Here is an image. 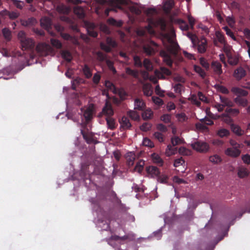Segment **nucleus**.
Instances as JSON below:
<instances>
[{"mask_svg": "<svg viewBox=\"0 0 250 250\" xmlns=\"http://www.w3.org/2000/svg\"><path fill=\"white\" fill-rule=\"evenodd\" d=\"M231 129L234 133L238 136L242 135L244 133V131L241 129L240 127L236 125L231 124Z\"/></svg>", "mask_w": 250, "mask_h": 250, "instance_id": "obj_20", "label": "nucleus"}, {"mask_svg": "<svg viewBox=\"0 0 250 250\" xmlns=\"http://www.w3.org/2000/svg\"><path fill=\"white\" fill-rule=\"evenodd\" d=\"M176 117L178 121L181 123L187 122L188 120V117L184 113L177 114L176 115Z\"/></svg>", "mask_w": 250, "mask_h": 250, "instance_id": "obj_27", "label": "nucleus"}, {"mask_svg": "<svg viewBox=\"0 0 250 250\" xmlns=\"http://www.w3.org/2000/svg\"><path fill=\"white\" fill-rule=\"evenodd\" d=\"M229 131L228 129L225 128L220 129L217 132V134L221 138L228 136L229 135Z\"/></svg>", "mask_w": 250, "mask_h": 250, "instance_id": "obj_31", "label": "nucleus"}, {"mask_svg": "<svg viewBox=\"0 0 250 250\" xmlns=\"http://www.w3.org/2000/svg\"><path fill=\"white\" fill-rule=\"evenodd\" d=\"M236 104L239 105L243 107H245L248 104V100L246 99L241 98L240 97H237L234 99Z\"/></svg>", "mask_w": 250, "mask_h": 250, "instance_id": "obj_23", "label": "nucleus"}, {"mask_svg": "<svg viewBox=\"0 0 250 250\" xmlns=\"http://www.w3.org/2000/svg\"><path fill=\"white\" fill-rule=\"evenodd\" d=\"M134 65L137 67H141L142 64L140 58L138 56L134 57Z\"/></svg>", "mask_w": 250, "mask_h": 250, "instance_id": "obj_57", "label": "nucleus"}, {"mask_svg": "<svg viewBox=\"0 0 250 250\" xmlns=\"http://www.w3.org/2000/svg\"><path fill=\"white\" fill-rule=\"evenodd\" d=\"M114 94H118L122 99L125 98L126 96V93L123 89H116V92Z\"/></svg>", "mask_w": 250, "mask_h": 250, "instance_id": "obj_49", "label": "nucleus"}, {"mask_svg": "<svg viewBox=\"0 0 250 250\" xmlns=\"http://www.w3.org/2000/svg\"><path fill=\"white\" fill-rule=\"evenodd\" d=\"M246 75V71L242 67H239L234 70L233 76L237 81H240Z\"/></svg>", "mask_w": 250, "mask_h": 250, "instance_id": "obj_7", "label": "nucleus"}, {"mask_svg": "<svg viewBox=\"0 0 250 250\" xmlns=\"http://www.w3.org/2000/svg\"><path fill=\"white\" fill-rule=\"evenodd\" d=\"M177 23L181 30H187L188 29V26L187 23L184 21L181 20H178Z\"/></svg>", "mask_w": 250, "mask_h": 250, "instance_id": "obj_37", "label": "nucleus"}, {"mask_svg": "<svg viewBox=\"0 0 250 250\" xmlns=\"http://www.w3.org/2000/svg\"><path fill=\"white\" fill-rule=\"evenodd\" d=\"M135 159V156L134 154L132 152H129L127 153V155L126 156V163L127 165L129 167H131L134 165V160Z\"/></svg>", "mask_w": 250, "mask_h": 250, "instance_id": "obj_22", "label": "nucleus"}, {"mask_svg": "<svg viewBox=\"0 0 250 250\" xmlns=\"http://www.w3.org/2000/svg\"><path fill=\"white\" fill-rule=\"evenodd\" d=\"M221 117L222 118V120L226 123L228 124H232L233 120L229 116L226 114H222Z\"/></svg>", "mask_w": 250, "mask_h": 250, "instance_id": "obj_50", "label": "nucleus"}, {"mask_svg": "<svg viewBox=\"0 0 250 250\" xmlns=\"http://www.w3.org/2000/svg\"><path fill=\"white\" fill-rule=\"evenodd\" d=\"M127 115L133 120L139 121L140 117L138 112L134 110H131L127 112Z\"/></svg>", "mask_w": 250, "mask_h": 250, "instance_id": "obj_18", "label": "nucleus"}, {"mask_svg": "<svg viewBox=\"0 0 250 250\" xmlns=\"http://www.w3.org/2000/svg\"><path fill=\"white\" fill-rule=\"evenodd\" d=\"M226 21L229 25L231 28H234L235 26V20L233 17L229 16L226 18Z\"/></svg>", "mask_w": 250, "mask_h": 250, "instance_id": "obj_47", "label": "nucleus"}, {"mask_svg": "<svg viewBox=\"0 0 250 250\" xmlns=\"http://www.w3.org/2000/svg\"><path fill=\"white\" fill-rule=\"evenodd\" d=\"M187 36L191 40L193 45H195L197 41L196 36L191 33H188Z\"/></svg>", "mask_w": 250, "mask_h": 250, "instance_id": "obj_61", "label": "nucleus"}, {"mask_svg": "<svg viewBox=\"0 0 250 250\" xmlns=\"http://www.w3.org/2000/svg\"><path fill=\"white\" fill-rule=\"evenodd\" d=\"M193 149L200 152H207L208 148L209 146L206 142H194L191 144Z\"/></svg>", "mask_w": 250, "mask_h": 250, "instance_id": "obj_4", "label": "nucleus"}, {"mask_svg": "<svg viewBox=\"0 0 250 250\" xmlns=\"http://www.w3.org/2000/svg\"><path fill=\"white\" fill-rule=\"evenodd\" d=\"M207 47V41L206 39L202 37L198 41L197 44V49L199 52L201 53H204L206 51Z\"/></svg>", "mask_w": 250, "mask_h": 250, "instance_id": "obj_9", "label": "nucleus"}, {"mask_svg": "<svg viewBox=\"0 0 250 250\" xmlns=\"http://www.w3.org/2000/svg\"><path fill=\"white\" fill-rule=\"evenodd\" d=\"M161 120L165 123H168L170 122L171 116L169 114H164L161 117Z\"/></svg>", "mask_w": 250, "mask_h": 250, "instance_id": "obj_54", "label": "nucleus"}, {"mask_svg": "<svg viewBox=\"0 0 250 250\" xmlns=\"http://www.w3.org/2000/svg\"><path fill=\"white\" fill-rule=\"evenodd\" d=\"M231 91L234 94L238 95L246 96L248 95V92L247 91L237 87H232Z\"/></svg>", "mask_w": 250, "mask_h": 250, "instance_id": "obj_15", "label": "nucleus"}, {"mask_svg": "<svg viewBox=\"0 0 250 250\" xmlns=\"http://www.w3.org/2000/svg\"><path fill=\"white\" fill-rule=\"evenodd\" d=\"M242 159L243 162L248 165H250V155L249 154H246L242 156Z\"/></svg>", "mask_w": 250, "mask_h": 250, "instance_id": "obj_62", "label": "nucleus"}, {"mask_svg": "<svg viewBox=\"0 0 250 250\" xmlns=\"http://www.w3.org/2000/svg\"><path fill=\"white\" fill-rule=\"evenodd\" d=\"M37 51L42 56H45L50 49L49 45L46 44H39L36 47Z\"/></svg>", "mask_w": 250, "mask_h": 250, "instance_id": "obj_8", "label": "nucleus"}, {"mask_svg": "<svg viewBox=\"0 0 250 250\" xmlns=\"http://www.w3.org/2000/svg\"><path fill=\"white\" fill-rule=\"evenodd\" d=\"M146 107V104L144 101L139 98H136L134 100V109L143 110Z\"/></svg>", "mask_w": 250, "mask_h": 250, "instance_id": "obj_12", "label": "nucleus"}, {"mask_svg": "<svg viewBox=\"0 0 250 250\" xmlns=\"http://www.w3.org/2000/svg\"><path fill=\"white\" fill-rule=\"evenodd\" d=\"M83 110V115L86 120H90L93 117L94 112V106L93 104H89L86 107L82 109Z\"/></svg>", "mask_w": 250, "mask_h": 250, "instance_id": "obj_5", "label": "nucleus"}, {"mask_svg": "<svg viewBox=\"0 0 250 250\" xmlns=\"http://www.w3.org/2000/svg\"><path fill=\"white\" fill-rule=\"evenodd\" d=\"M83 72L84 75L87 78H90L92 76V73L89 68L87 65H85L83 67Z\"/></svg>", "mask_w": 250, "mask_h": 250, "instance_id": "obj_44", "label": "nucleus"}, {"mask_svg": "<svg viewBox=\"0 0 250 250\" xmlns=\"http://www.w3.org/2000/svg\"><path fill=\"white\" fill-rule=\"evenodd\" d=\"M196 127L199 130L204 131L207 129V126L202 122L196 124Z\"/></svg>", "mask_w": 250, "mask_h": 250, "instance_id": "obj_56", "label": "nucleus"}, {"mask_svg": "<svg viewBox=\"0 0 250 250\" xmlns=\"http://www.w3.org/2000/svg\"><path fill=\"white\" fill-rule=\"evenodd\" d=\"M151 124L148 123H145L140 126V129L143 131H147L150 129Z\"/></svg>", "mask_w": 250, "mask_h": 250, "instance_id": "obj_45", "label": "nucleus"}, {"mask_svg": "<svg viewBox=\"0 0 250 250\" xmlns=\"http://www.w3.org/2000/svg\"><path fill=\"white\" fill-rule=\"evenodd\" d=\"M51 42L52 45L56 47V48H60L62 46L61 43L58 40L52 39L51 40Z\"/></svg>", "mask_w": 250, "mask_h": 250, "instance_id": "obj_58", "label": "nucleus"}, {"mask_svg": "<svg viewBox=\"0 0 250 250\" xmlns=\"http://www.w3.org/2000/svg\"><path fill=\"white\" fill-rule=\"evenodd\" d=\"M216 87L217 90L219 92H222V93L228 94L229 93V91L227 89V88L223 86L217 85Z\"/></svg>", "mask_w": 250, "mask_h": 250, "instance_id": "obj_59", "label": "nucleus"}, {"mask_svg": "<svg viewBox=\"0 0 250 250\" xmlns=\"http://www.w3.org/2000/svg\"><path fill=\"white\" fill-rule=\"evenodd\" d=\"M152 100L155 104L158 106L162 105L164 104L163 101L159 97L153 96L152 97Z\"/></svg>", "mask_w": 250, "mask_h": 250, "instance_id": "obj_46", "label": "nucleus"}, {"mask_svg": "<svg viewBox=\"0 0 250 250\" xmlns=\"http://www.w3.org/2000/svg\"><path fill=\"white\" fill-rule=\"evenodd\" d=\"M220 99L222 104L224 106L230 107L233 106V103L228 98L220 96Z\"/></svg>", "mask_w": 250, "mask_h": 250, "instance_id": "obj_25", "label": "nucleus"}, {"mask_svg": "<svg viewBox=\"0 0 250 250\" xmlns=\"http://www.w3.org/2000/svg\"><path fill=\"white\" fill-rule=\"evenodd\" d=\"M161 56L163 58V61L168 66H171L172 61L167 52L162 51L161 52Z\"/></svg>", "mask_w": 250, "mask_h": 250, "instance_id": "obj_21", "label": "nucleus"}, {"mask_svg": "<svg viewBox=\"0 0 250 250\" xmlns=\"http://www.w3.org/2000/svg\"><path fill=\"white\" fill-rule=\"evenodd\" d=\"M168 177L165 175H159L157 176V180L159 182L163 184H166L167 182Z\"/></svg>", "mask_w": 250, "mask_h": 250, "instance_id": "obj_43", "label": "nucleus"}, {"mask_svg": "<svg viewBox=\"0 0 250 250\" xmlns=\"http://www.w3.org/2000/svg\"><path fill=\"white\" fill-rule=\"evenodd\" d=\"M143 90L144 95L146 96H150L153 93L152 86L149 83L145 84L143 86Z\"/></svg>", "mask_w": 250, "mask_h": 250, "instance_id": "obj_19", "label": "nucleus"}, {"mask_svg": "<svg viewBox=\"0 0 250 250\" xmlns=\"http://www.w3.org/2000/svg\"><path fill=\"white\" fill-rule=\"evenodd\" d=\"M227 113L230 114L232 115H237L239 113V110L236 108H228L226 111Z\"/></svg>", "mask_w": 250, "mask_h": 250, "instance_id": "obj_55", "label": "nucleus"}, {"mask_svg": "<svg viewBox=\"0 0 250 250\" xmlns=\"http://www.w3.org/2000/svg\"><path fill=\"white\" fill-rule=\"evenodd\" d=\"M200 64L205 68L208 69L209 67V64L207 62L206 60L203 58L200 59Z\"/></svg>", "mask_w": 250, "mask_h": 250, "instance_id": "obj_64", "label": "nucleus"}, {"mask_svg": "<svg viewBox=\"0 0 250 250\" xmlns=\"http://www.w3.org/2000/svg\"><path fill=\"white\" fill-rule=\"evenodd\" d=\"M22 49H26L31 48L34 45V42L32 39L26 38L25 34L23 31H20L18 35Z\"/></svg>", "mask_w": 250, "mask_h": 250, "instance_id": "obj_3", "label": "nucleus"}, {"mask_svg": "<svg viewBox=\"0 0 250 250\" xmlns=\"http://www.w3.org/2000/svg\"><path fill=\"white\" fill-rule=\"evenodd\" d=\"M62 56L63 58H64L67 61H70L72 59V57L70 53L67 51L62 52Z\"/></svg>", "mask_w": 250, "mask_h": 250, "instance_id": "obj_53", "label": "nucleus"}, {"mask_svg": "<svg viewBox=\"0 0 250 250\" xmlns=\"http://www.w3.org/2000/svg\"><path fill=\"white\" fill-rule=\"evenodd\" d=\"M107 22L109 24L116 26H120L122 24V21H116L113 18L109 19L107 21Z\"/></svg>", "mask_w": 250, "mask_h": 250, "instance_id": "obj_42", "label": "nucleus"}, {"mask_svg": "<svg viewBox=\"0 0 250 250\" xmlns=\"http://www.w3.org/2000/svg\"><path fill=\"white\" fill-rule=\"evenodd\" d=\"M175 33L171 32L165 34L162 39L164 45L167 50L174 55H176L178 51V45L175 42Z\"/></svg>", "mask_w": 250, "mask_h": 250, "instance_id": "obj_1", "label": "nucleus"}, {"mask_svg": "<svg viewBox=\"0 0 250 250\" xmlns=\"http://www.w3.org/2000/svg\"><path fill=\"white\" fill-rule=\"evenodd\" d=\"M174 5V1L169 0L166 1L164 5V9L166 12H168Z\"/></svg>", "mask_w": 250, "mask_h": 250, "instance_id": "obj_29", "label": "nucleus"}, {"mask_svg": "<svg viewBox=\"0 0 250 250\" xmlns=\"http://www.w3.org/2000/svg\"><path fill=\"white\" fill-rule=\"evenodd\" d=\"M209 160L211 162L214 164L220 163L222 161L221 157L217 154L210 156L209 158Z\"/></svg>", "mask_w": 250, "mask_h": 250, "instance_id": "obj_32", "label": "nucleus"}, {"mask_svg": "<svg viewBox=\"0 0 250 250\" xmlns=\"http://www.w3.org/2000/svg\"><path fill=\"white\" fill-rule=\"evenodd\" d=\"M223 29L226 31V34L229 36L232 39L235 41L236 38L235 37L233 32L229 28V27L227 26H224Z\"/></svg>", "mask_w": 250, "mask_h": 250, "instance_id": "obj_48", "label": "nucleus"}, {"mask_svg": "<svg viewBox=\"0 0 250 250\" xmlns=\"http://www.w3.org/2000/svg\"><path fill=\"white\" fill-rule=\"evenodd\" d=\"M143 65L146 69L148 71H151L153 69L152 63L148 59H145L143 62Z\"/></svg>", "mask_w": 250, "mask_h": 250, "instance_id": "obj_40", "label": "nucleus"}, {"mask_svg": "<svg viewBox=\"0 0 250 250\" xmlns=\"http://www.w3.org/2000/svg\"><path fill=\"white\" fill-rule=\"evenodd\" d=\"M231 147L228 148L225 150V154L232 157H237L241 153L240 148L241 145L237 144L236 142H230Z\"/></svg>", "mask_w": 250, "mask_h": 250, "instance_id": "obj_2", "label": "nucleus"}, {"mask_svg": "<svg viewBox=\"0 0 250 250\" xmlns=\"http://www.w3.org/2000/svg\"><path fill=\"white\" fill-rule=\"evenodd\" d=\"M125 72L127 74L131 75L135 78H138L139 75L138 71L131 69L129 67L125 68Z\"/></svg>", "mask_w": 250, "mask_h": 250, "instance_id": "obj_35", "label": "nucleus"}, {"mask_svg": "<svg viewBox=\"0 0 250 250\" xmlns=\"http://www.w3.org/2000/svg\"><path fill=\"white\" fill-rule=\"evenodd\" d=\"M171 142L172 143V145H167V148L166 150V154L167 156H170L177 153V148L176 147V146L179 144L178 143H181V142L177 141ZM183 142H181V143Z\"/></svg>", "mask_w": 250, "mask_h": 250, "instance_id": "obj_6", "label": "nucleus"}, {"mask_svg": "<svg viewBox=\"0 0 250 250\" xmlns=\"http://www.w3.org/2000/svg\"><path fill=\"white\" fill-rule=\"evenodd\" d=\"M41 24L42 26L47 27L51 24V21L49 18L43 17L41 20Z\"/></svg>", "mask_w": 250, "mask_h": 250, "instance_id": "obj_33", "label": "nucleus"}, {"mask_svg": "<svg viewBox=\"0 0 250 250\" xmlns=\"http://www.w3.org/2000/svg\"><path fill=\"white\" fill-rule=\"evenodd\" d=\"M211 66L214 72L216 74L220 75L222 73V65L219 62H213Z\"/></svg>", "mask_w": 250, "mask_h": 250, "instance_id": "obj_16", "label": "nucleus"}, {"mask_svg": "<svg viewBox=\"0 0 250 250\" xmlns=\"http://www.w3.org/2000/svg\"><path fill=\"white\" fill-rule=\"evenodd\" d=\"M178 152L180 154L183 155H190L191 154V151L184 147H181L178 149Z\"/></svg>", "mask_w": 250, "mask_h": 250, "instance_id": "obj_34", "label": "nucleus"}, {"mask_svg": "<svg viewBox=\"0 0 250 250\" xmlns=\"http://www.w3.org/2000/svg\"><path fill=\"white\" fill-rule=\"evenodd\" d=\"M2 13L5 15H8L9 18L11 20H14L17 18L19 16V13L15 12H9L6 10L2 12Z\"/></svg>", "mask_w": 250, "mask_h": 250, "instance_id": "obj_30", "label": "nucleus"}, {"mask_svg": "<svg viewBox=\"0 0 250 250\" xmlns=\"http://www.w3.org/2000/svg\"><path fill=\"white\" fill-rule=\"evenodd\" d=\"M2 33L5 39L7 40L10 39L11 36V32L8 29H3L2 30Z\"/></svg>", "mask_w": 250, "mask_h": 250, "instance_id": "obj_60", "label": "nucleus"}, {"mask_svg": "<svg viewBox=\"0 0 250 250\" xmlns=\"http://www.w3.org/2000/svg\"><path fill=\"white\" fill-rule=\"evenodd\" d=\"M108 127L110 129H113L115 127V122L113 118L107 117L106 119Z\"/></svg>", "mask_w": 250, "mask_h": 250, "instance_id": "obj_41", "label": "nucleus"}, {"mask_svg": "<svg viewBox=\"0 0 250 250\" xmlns=\"http://www.w3.org/2000/svg\"><path fill=\"white\" fill-rule=\"evenodd\" d=\"M102 113L107 116H111L113 115L114 112L111 105L108 102H106Z\"/></svg>", "mask_w": 250, "mask_h": 250, "instance_id": "obj_11", "label": "nucleus"}, {"mask_svg": "<svg viewBox=\"0 0 250 250\" xmlns=\"http://www.w3.org/2000/svg\"><path fill=\"white\" fill-rule=\"evenodd\" d=\"M101 79V76L99 73L94 74L93 77V82L94 83L97 84Z\"/></svg>", "mask_w": 250, "mask_h": 250, "instance_id": "obj_63", "label": "nucleus"}, {"mask_svg": "<svg viewBox=\"0 0 250 250\" xmlns=\"http://www.w3.org/2000/svg\"><path fill=\"white\" fill-rule=\"evenodd\" d=\"M152 159L154 163L157 164L160 166L163 165V161L158 154L153 153L152 155Z\"/></svg>", "mask_w": 250, "mask_h": 250, "instance_id": "obj_26", "label": "nucleus"}, {"mask_svg": "<svg viewBox=\"0 0 250 250\" xmlns=\"http://www.w3.org/2000/svg\"><path fill=\"white\" fill-rule=\"evenodd\" d=\"M75 14L78 15L80 18H83L84 16V12L83 9L81 7H76L74 9Z\"/></svg>", "mask_w": 250, "mask_h": 250, "instance_id": "obj_38", "label": "nucleus"}, {"mask_svg": "<svg viewBox=\"0 0 250 250\" xmlns=\"http://www.w3.org/2000/svg\"><path fill=\"white\" fill-rule=\"evenodd\" d=\"M155 92L157 95H159L160 97H164L165 95V91L161 89L159 85H156L155 89Z\"/></svg>", "mask_w": 250, "mask_h": 250, "instance_id": "obj_52", "label": "nucleus"}, {"mask_svg": "<svg viewBox=\"0 0 250 250\" xmlns=\"http://www.w3.org/2000/svg\"><path fill=\"white\" fill-rule=\"evenodd\" d=\"M215 36L218 42L224 45V50H226V41L225 40V38L223 34L221 33L220 31H218L215 32Z\"/></svg>", "mask_w": 250, "mask_h": 250, "instance_id": "obj_24", "label": "nucleus"}, {"mask_svg": "<svg viewBox=\"0 0 250 250\" xmlns=\"http://www.w3.org/2000/svg\"><path fill=\"white\" fill-rule=\"evenodd\" d=\"M194 69L195 71L198 73L201 77L204 78L206 76L205 72L201 69V68L198 66L194 65Z\"/></svg>", "mask_w": 250, "mask_h": 250, "instance_id": "obj_51", "label": "nucleus"}, {"mask_svg": "<svg viewBox=\"0 0 250 250\" xmlns=\"http://www.w3.org/2000/svg\"><path fill=\"white\" fill-rule=\"evenodd\" d=\"M153 117V112L150 108H147L142 113V117L145 120L151 119Z\"/></svg>", "mask_w": 250, "mask_h": 250, "instance_id": "obj_14", "label": "nucleus"}, {"mask_svg": "<svg viewBox=\"0 0 250 250\" xmlns=\"http://www.w3.org/2000/svg\"><path fill=\"white\" fill-rule=\"evenodd\" d=\"M146 171L148 174L152 175L153 176H158L160 174L159 169L155 166H149L146 167Z\"/></svg>", "mask_w": 250, "mask_h": 250, "instance_id": "obj_17", "label": "nucleus"}, {"mask_svg": "<svg viewBox=\"0 0 250 250\" xmlns=\"http://www.w3.org/2000/svg\"><path fill=\"white\" fill-rule=\"evenodd\" d=\"M105 86L108 89V90L110 91L111 92L113 93H115V92H116V89L115 86L110 82L108 81H105Z\"/></svg>", "mask_w": 250, "mask_h": 250, "instance_id": "obj_36", "label": "nucleus"}, {"mask_svg": "<svg viewBox=\"0 0 250 250\" xmlns=\"http://www.w3.org/2000/svg\"><path fill=\"white\" fill-rule=\"evenodd\" d=\"M228 58V62L231 65H236L239 62V57L236 55H231L228 50H225Z\"/></svg>", "mask_w": 250, "mask_h": 250, "instance_id": "obj_10", "label": "nucleus"}, {"mask_svg": "<svg viewBox=\"0 0 250 250\" xmlns=\"http://www.w3.org/2000/svg\"><path fill=\"white\" fill-rule=\"evenodd\" d=\"M185 164V160L183 159L182 157H181L180 158L177 159L175 160L174 163V166L175 167H179L182 166H183V167H184Z\"/></svg>", "mask_w": 250, "mask_h": 250, "instance_id": "obj_39", "label": "nucleus"}, {"mask_svg": "<svg viewBox=\"0 0 250 250\" xmlns=\"http://www.w3.org/2000/svg\"><path fill=\"white\" fill-rule=\"evenodd\" d=\"M249 174V172L247 168L244 167H240L238 171V175L240 178H244Z\"/></svg>", "mask_w": 250, "mask_h": 250, "instance_id": "obj_28", "label": "nucleus"}, {"mask_svg": "<svg viewBox=\"0 0 250 250\" xmlns=\"http://www.w3.org/2000/svg\"><path fill=\"white\" fill-rule=\"evenodd\" d=\"M121 127L124 129H126L129 128L131 125L128 120V119L125 117L123 116L121 119L119 121Z\"/></svg>", "mask_w": 250, "mask_h": 250, "instance_id": "obj_13", "label": "nucleus"}]
</instances>
